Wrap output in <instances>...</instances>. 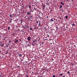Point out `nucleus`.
I'll use <instances>...</instances> for the list:
<instances>
[{
    "label": "nucleus",
    "instance_id": "1",
    "mask_svg": "<svg viewBox=\"0 0 77 77\" xmlns=\"http://www.w3.org/2000/svg\"><path fill=\"white\" fill-rule=\"evenodd\" d=\"M31 39H32V38L30 36L28 37L27 38V40L28 41H31Z\"/></svg>",
    "mask_w": 77,
    "mask_h": 77
},
{
    "label": "nucleus",
    "instance_id": "2",
    "mask_svg": "<svg viewBox=\"0 0 77 77\" xmlns=\"http://www.w3.org/2000/svg\"><path fill=\"white\" fill-rule=\"evenodd\" d=\"M26 47H28V46H29V47H30V45L29 44H28L27 43H26Z\"/></svg>",
    "mask_w": 77,
    "mask_h": 77
},
{
    "label": "nucleus",
    "instance_id": "3",
    "mask_svg": "<svg viewBox=\"0 0 77 77\" xmlns=\"http://www.w3.org/2000/svg\"><path fill=\"white\" fill-rule=\"evenodd\" d=\"M27 14L28 15H31V13L29 11L27 12Z\"/></svg>",
    "mask_w": 77,
    "mask_h": 77
},
{
    "label": "nucleus",
    "instance_id": "4",
    "mask_svg": "<svg viewBox=\"0 0 77 77\" xmlns=\"http://www.w3.org/2000/svg\"><path fill=\"white\" fill-rule=\"evenodd\" d=\"M56 31L57 32H58V31H59V29H58V28H57V27H56Z\"/></svg>",
    "mask_w": 77,
    "mask_h": 77
},
{
    "label": "nucleus",
    "instance_id": "5",
    "mask_svg": "<svg viewBox=\"0 0 77 77\" xmlns=\"http://www.w3.org/2000/svg\"><path fill=\"white\" fill-rule=\"evenodd\" d=\"M18 41L17 40H16V41H15V43H17V42H18Z\"/></svg>",
    "mask_w": 77,
    "mask_h": 77
},
{
    "label": "nucleus",
    "instance_id": "6",
    "mask_svg": "<svg viewBox=\"0 0 77 77\" xmlns=\"http://www.w3.org/2000/svg\"><path fill=\"white\" fill-rule=\"evenodd\" d=\"M62 8V5H60V8Z\"/></svg>",
    "mask_w": 77,
    "mask_h": 77
},
{
    "label": "nucleus",
    "instance_id": "7",
    "mask_svg": "<svg viewBox=\"0 0 77 77\" xmlns=\"http://www.w3.org/2000/svg\"><path fill=\"white\" fill-rule=\"evenodd\" d=\"M59 75H60V76H62V75H63V74L62 73H61V74H59Z\"/></svg>",
    "mask_w": 77,
    "mask_h": 77
},
{
    "label": "nucleus",
    "instance_id": "8",
    "mask_svg": "<svg viewBox=\"0 0 77 77\" xmlns=\"http://www.w3.org/2000/svg\"><path fill=\"white\" fill-rule=\"evenodd\" d=\"M61 5H65V4L63 3V2H61Z\"/></svg>",
    "mask_w": 77,
    "mask_h": 77
},
{
    "label": "nucleus",
    "instance_id": "9",
    "mask_svg": "<svg viewBox=\"0 0 77 77\" xmlns=\"http://www.w3.org/2000/svg\"><path fill=\"white\" fill-rule=\"evenodd\" d=\"M1 46L3 47L4 46V44H1Z\"/></svg>",
    "mask_w": 77,
    "mask_h": 77
},
{
    "label": "nucleus",
    "instance_id": "10",
    "mask_svg": "<svg viewBox=\"0 0 77 77\" xmlns=\"http://www.w3.org/2000/svg\"><path fill=\"white\" fill-rule=\"evenodd\" d=\"M75 24H74V23H73L72 24V26H73V27H74V26H75Z\"/></svg>",
    "mask_w": 77,
    "mask_h": 77
},
{
    "label": "nucleus",
    "instance_id": "11",
    "mask_svg": "<svg viewBox=\"0 0 77 77\" xmlns=\"http://www.w3.org/2000/svg\"><path fill=\"white\" fill-rule=\"evenodd\" d=\"M65 17L66 18V19H67V18H68V16H66Z\"/></svg>",
    "mask_w": 77,
    "mask_h": 77
},
{
    "label": "nucleus",
    "instance_id": "12",
    "mask_svg": "<svg viewBox=\"0 0 77 77\" xmlns=\"http://www.w3.org/2000/svg\"><path fill=\"white\" fill-rule=\"evenodd\" d=\"M51 21H53H53H54V20H53V19H51Z\"/></svg>",
    "mask_w": 77,
    "mask_h": 77
},
{
    "label": "nucleus",
    "instance_id": "13",
    "mask_svg": "<svg viewBox=\"0 0 77 77\" xmlns=\"http://www.w3.org/2000/svg\"><path fill=\"white\" fill-rule=\"evenodd\" d=\"M32 46H34V45H35V43H32Z\"/></svg>",
    "mask_w": 77,
    "mask_h": 77
},
{
    "label": "nucleus",
    "instance_id": "14",
    "mask_svg": "<svg viewBox=\"0 0 77 77\" xmlns=\"http://www.w3.org/2000/svg\"><path fill=\"white\" fill-rule=\"evenodd\" d=\"M10 29V26L8 27V30H10V29Z\"/></svg>",
    "mask_w": 77,
    "mask_h": 77
},
{
    "label": "nucleus",
    "instance_id": "15",
    "mask_svg": "<svg viewBox=\"0 0 77 77\" xmlns=\"http://www.w3.org/2000/svg\"><path fill=\"white\" fill-rule=\"evenodd\" d=\"M9 53V52H8V51H7L5 53V54H8V53Z\"/></svg>",
    "mask_w": 77,
    "mask_h": 77
},
{
    "label": "nucleus",
    "instance_id": "16",
    "mask_svg": "<svg viewBox=\"0 0 77 77\" xmlns=\"http://www.w3.org/2000/svg\"><path fill=\"white\" fill-rule=\"evenodd\" d=\"M19 56H20V57H21V56H22V54H19Z\"/></svg>",
    "mask_w": 77,
    "mask_h": 77
},
{
    "label": "nucleus",
    "instance_id": "17",
    "mask_svg": "<svg viewBox=\"0 0 77 77\" xmlns=\"http://www.w3.org/2000/svg\"><path fill=\"white\" fill-rule=\"evenodd\" d=\"M12 16V15L11 14H10V17H11Z\"/></svg>",
    "mask_w": 77,
    "mask_h": 77
},
{
    "label": "nucleus",
    "instance_id": "18",
    "mask_svg": "<svg viewBox=\"0 0 77 77\" xmlns=\"http://www.w3.org/2000/svg\"><path fill=\"white\" fill-rule=\"evenodd\" d=\"M53 77H56V75H54L52 76Z\"/></svg>",
    "mask_w": 77,
    "mask_h": 77
},
{
    "label": "nucleus",
    "instance_id": "19",
    "mask_svg": "<svg viewBox=\"0 0 77 77\" xmlns=\"http://www.w3.org/2000/svg\"><path fill=\"white\" fill-rule=\"evenodd\" d=\"M71 65H72L73 66H74V64H73V63H71Z\"/></svg>",
    "mask_w": 77,
    "mask_h": 77
},
{
    "label": "nucleus",
    "instance_id": "20",
    "mask_svg": "<svg viewBox=\"0 0 77 77\" xmlns=\"http://www.w3.org/2000/svg\"><path fill=\"white\" fill-rule=\"evenodd\" d=\"M70 72H69V71H68V72H67V73H68V74H69Z\"/></svg>",
    "mask_w": 77,
    "mask_h": 77
},
{
    "label": "nucleus",
    "instance_id": "21",
    "mask_svg": "<svg viewBox=\"0 0 77 77\" xmlns=\"http://www.w3.org/2000/svg\"><path fill=\"white\" fill-rule=\"evenodd\" d=\"M21 23V24H22V23H23V20H21V23Z\"/></svg>",
    "mask_w": 77,
    "mask_h": 77
},
{
    "label": "nucleus",
    "instance_id": "22",
    "mask_svg": "<svg viewBox=\"0 0 77 77\" xmlns=\"http://www.w3.org/2000/svg\"><path fill=\"white\" fill-rule=\"evenodd\" d=\"M32 30V28H30V30Z\"/></svg>",
    "mask_w": 77,
    "mask_h": 77
},
{
    "label": "nucleus",
    "instance_id": "23",
    "mask_svg": "<svg viewBox=\"0 0 77 77\" xmlns=\"http://www.w3.org/2000/svg\"><path fill=\"white\" fill-rule=\"evenodd\" d=\"M12 35H14L15 34L13 33V34H12Z\"/></svg>",
    "mask_w": 77,
    "mask_h": 77
},
{
    "label": "nucleus",
    "instance_id": "24",
    "mask_svg": "<svg viewBox=\"0 0 77 77\" xmlns=\"http://www.w3.org/2000/svg\"><path fill=\"white\" fill-rule=\"evenodd\" d=\"M33 43H35V41H34L33 42Z\"/></svg>",
    "mask_w": 77,
    "mask_h": 77
},
{
    "label": "nucleus",
    "instance_id": "25",
    "mask_svg": "<svg viewBox=\"0 0 77 77\" xmlns=\"http://www.w3.org/2000/svg\"><path fill=\"white\" fill-rule=\"evenodd\" d=\"M34 9L36 11V8H34Z\"/></svg>",
    "mask_w": 77,
    "mask_h": 77
},
{
    "label": "nucleus",
    "instance_id": "26",
    "mask_svg": "<svg viewBox=\"0 0 77 77\" xmlns=\"http://www.w3.org/2000/svg\"><path fill=\"white\" fill-rule=\"evenodd\" d=\"M29 8H31V6H29Z\"/></svg>",
    "mask_w": 77,
    "mask_h": 77
},
{
    "label": "nucleus",
    "instance_id": "27",
    "mask_svg": "<svg viewBox=\"0 0 77 77\" xmlns=\"http://www.w3.org/2000/svg\"><path fill=\"white\" fill-rule=\"evenodd\" d=\"M31 17H32V16L31 15H30V18H31Z\"/></svg>",
    "mask_w": 77,
    "mask_h": 77
},
{
    "label": "nucleus",
    "instance_id": "28",
    "mask_svg": "<svg viewBox=\"0 0 77 77\" xmlns=\"http://www.w3.org/2000/svg\"><path fill=\"white\" fill-rule=\"evenodd\" d=\"M66 1H67V2H69V0H66Z\"/></svg>",
    "mask_w": 77,
    "mask_h": 77
},
{
    "label": "nucleus",
    "instance_id": "29",
    "mask_svg": "<svg viewBox=\"0 0 77 77\" xmlns=\"http://www.w3.org/2000/svg\"><path fill=\"white\" fill-rule=\"evenodd\" d=\"M46 18H48V16H47Z\"/></svg>",
    "mask_w": 77,
    "mask_h": 77
},
{
    "label": "nucleus",
    "instance_id": "30",
    "mask_svg": "<svg viewBox=\"0 0 77 77\" xmlns=\"http://www.w3.org/2000/svg\"><path fill=\"white\" fill-rule=\"evenodd\" d=\"M19 41H21V39H19Z\"/></svg>",
    "mask_w": 77,
    "mask_h": 77
},
{
    "label": "nucleus",
    "instance_id": "31",
    "mask_svg": "<svg viewBox=\"0 0 77 77\" xmlns=\"http://www.w3.org/2000/svg\"><path fill=\"white\" fill-rule=\"evenodd\" d=\"M47 36L48 37H49V35H48Z\"/></svg>",
    "mask_w": 77,
    "mask_h": 77
},
{
    "label": "nucleus",
    "instance_id": "32",
    "mask_svg": "<svg viewBox=\"0 0 77 77\" xmlns=\"http://www.w3.org/2000/svg\"><path fill=\"white\" fill-rule=\"evenodd\" d=\"M65 75H64L63 76V77H65Z\"/></svg>",
    "mask_w": 77,
    "mask_h": 77
},
{
    "label": "nucleus",
    "instance_id": "33",
    "mask_svg": "<svg viewBox=\"0 0 77 77\" xmlns=\"http://www.w3.org/2000/svg\"><path fill=\"white\" fill-rule=\"evenodd\" d=\"M33 37H34V36H35V35H33Z\"/></svg>",
    "mask_w": 77,
    "mask_h": 77
},
{
    "label": "nucleus",
    "instance_id": "34",
    "mask_svg": "<svg viewBox=\"0 0 77 77\" xmlns=\"http://www.w3.org/2000/svg\"><path fill=\"white\" fill-rule=\"evenodd\" d=\"M35 42H37V40H36Z\"/></svg>",
    "mask_w": 77,
    "mask_h": 77
},
{
    "label": "nucleus",
    "instance_id": "35",
    "mask_svg": "<svg viewBox=\"0 0 77 77\" xmlns=\"http://www.w3.org/2000/svg\"><path fill=\"white\" fill-rule=\"evenodd\" d=\"M71 2H73V0H72Z\"/></svg>",
    "mask_w": 77,
    "mask_h": 77
},
{
    "label": "nucleus",
    "instance_id": "36",
    "mask_svg": "<svg viewBox=\"0 0 77 77\" xmlns=\"http://www.w3.org/2000/svg\"><path fill=\"white\" fill-rule=\"evenodd\" d=\"M28 18V19H30V17H29Z\"/></svg>",
    "mask_w": 77,
    "mask_h": 77
},
{
    "label": "nucleus",
    "instance_id": "37",
    "mask_svg": "<svg viewBox=\"0 0 77 77\" xmlns=\"http://www.w3.org/2000/svg\"><path fill=\"white\" fill-rule=\"evenodd\" d=\"M50 44H51H51H52V43H50Z\"/></svg>",
    "mask_w": 77,
    "mask_h": 77
},
{
    "label": "nucleus",
    "instance_id": "38",
    "mask_svg": "<svg viewBox=\"0 0 77 77\" xmlns=\"http://www.w3.org/2000/svg\"><path fill=\"white\" fill-rule=\"evenodd\" d=\"M62 11L63 12H64V11L63 10Z\"/></svg>",
    "mask_w": 77,
    "mask_h": 77
},
{
    "label": "nucleus",
    "instance_id": "39",
    "mask_svg": "<svg viewBox=\"0 0 77 77\" xmlns=\"http://www.w3.org/2000/svg\"><path fill=\"white\" fill-rule=\"evenodd\" d=\"M32 6H34V5H32Z\"/></svg>",
    "mask_w": 77,
    "mask_h": 77
},
{
    "label": "nucleus",
    "instance_id": "40",
    "mask_svg": "<svg viewBox=\"0 0 77 77\" xmlns=\"http://www.w3.org/2000/svg\"><path fill=\"white\" fill-rule=\"evenodd\" d=\"M44 7H45V6L44 5Z\"/></svg>",
    "mask_w": 77,
    "mask_h": 77
},
{
    "label": "nucleus",
    "instance_id": "41",
    "mask_svg": "<svg viewBox=\"0 0 77 77\" xmlns=\"http://www.w3.org/2000/svg\"><path fill=\"white\" fill-rule=\"evenodd\" d=\"M22 8H24V6L22 7Z\"/></svg>",
    "mask_w": 77,
    "mask_h": 77
},
{
    "label": "nucleus",
    "instance_id": "42",
    "mask_svg": "<svg viewBox=\"0 0 77 77\" xmlns=\"http://www.w3.org/2000/svg\"><path fill=\"white\" fill-rule=\"evenodd\" d=\"M40 77H42V76H41Z\"/></svg>",
    "mask_w": 77,
    "mask_h": 77
},
{
    "label": "nucleus",
    "instance_id": "43",
    "mask_svg": "<svg viewBox=\"0 0 77 77\" xmlns=\"http://www.w3.org/2000/svg\"><path fill=\"white\" fill-rule=\"evenodd\" d=\"M26 77H28V75H27V76H26Z\"/></svg>",
    "mask_w": 77,
    "mask_h": 77
},
{
    "label": "nucleus",
    "instance_id": "44",
    "mask_svg": "<svg viewBox=\"0 0 77 77\" xmlns=\"http://www.w3.org/2000/svg\"><path fill=\"white\" fill-rule=\"evenodd\" d=\"M22 9H24V8H22Z\"/></svg>",
    "mask_w": 77,
    "mask_h": 77
},
{
    "label": "nucleus",
    "instance_id": "45",
    "mask_svg": "<svg viewBox=\"0 0 77 77\" xmlns=\"http://www.w3.org/2000/svg\"><path fill=\"white\" fill-rule=\"evenodd\" d=\"M42 14V15H43V14Z\"/></svg>",
    "mask_w": 77,
    "mask_h": 77
},
{
    "label": "nucleus",
    "instance_id": "46",
    "mask_svg": "<svg viewBox=\"0 0 77 77\" xmlns=\"http://www.w3.org/2000/svg\"><path fill=\"white\" fill-rule=\"evenodd\" d=\"M28 28H29V26H27V27Z\"/></svg>",
    "mask_w": 77,
    "mask_h": 77
},
{
    "label": "nucleus",
    "instance_id": "47",
    "mask_svg": "<svg viewBox=\"0 0 77 77\" xmlns=\"http://www.w3.org/2000/svg\"><path fill=\"white\" fill-rule=\"evenodd\" d=\"M4 28H6V27H4Z\"/></svg>",
    "mask_w": 77,
    "mask_h": 77
},
{
    "label": "nucleus",
    "instance_id": "48",
    "mask_svg": "<svg viewBox=\"0 0 77 77\" xmlns=\"http://www.w3.org/2000/svg\"><path fill=\"white\" fill-rule=\"evenodd\" d=\"M21 60H23V59H21Z\"/></svg>",
    "mask_w": 77,
    "mask_h": 77
},
{
    "label": "nucleus",
    "instance_id": "49",
    "mask_svg": "<svg viewBox=\"0 0 77 77\" xmlns=\"http://www.w3.org/2000/svg\"><path fill=\"white\" fill-rule=\"evenodd\" d=\"M33 72H32V73H33Z\"/></svg>",
    "mask_w": 77,
    "mask_h": 77
},
{
    "label": "nucleus",
    "instance_id": "50",
    "mask_svg": "<svg viewBox=\"0 0 77 77\" xmlns=\"http://www.w3.org/2000/svg\"><path fill=\"white\" fill-rule=\"evenodd\" d=\"M11 21H12V19L11 20Z\"/></svg>",
    "mask_w": 77,
    "mask_h": 77
},
{
    "label": "nucleus",
    "instance_id": "51",
    "mask_svg": "<svg viewBox=\"0 0 77 77\" xmlns=\"http://www.w3.org/2000/svg\"><path fill=\"white\" fill-rule=\"evenodd\" d=\"M39 25H40V23H39Z\"/></svg>",
    "mask_w": 77,
    "mask_h": 77
},
{
    "label": "nucleus",
    "instance_id": "52",
    "mask_svg": "<svg viewBox=\"0 0 77 77\" xmlns=\"http://www.w3.org/2000/svg\"><path fill=\"white\" fill-rule=\"evenodd\" d=\"M39 40V39H38V40Z\"/></svg>",
    "mask_w": 77,
    "mask_h": 77
},
{
    "label": "nucleus",
    "instance_id": "53",
    "mask_svg": "<svg viewBox=\"0 0 77 77\" xmlns=\"http://www.w3.org/2000/svg\"><path fill=\"white\" fill-rule=\"evenodd\" d=\"M34 41H36V40L35 39V40H34Z\"/></svg>",
    "mask_w": 77,
    "mask_h": 77
},
{
    "label": "nucleus",
    "instance_id": "54",
    "mask_svg": "<svg viewBox=\"0 0 77 77\" xmlns=\"http://www.w3.org/2000/svg\"><path fill=\"white\" fill-rule=\"evenodd\" d=\"M35 29H36V28H35Z\"/></svg>",
    "mask_w": 77,
    "mask_h": 77
},
{
    "label": "nucleus",
    "instance_id": "55",
    "mask_svg": "<svg viewBox=\"0 0 77 77\" xmlns=\"http://www.w3.org/2000/svg\"><path fill=\"white\" fill-rule=\"evenodd\" d=\"M27 42L28 43V42L27 41Z\"/></svg>",
    "mask_w": 77,
    "mask_h": 77
},
{
    "label": "nucleus",
    "instance_id": "56",
    "mask_svg": "<svg viewBox=\"0 0 77 77\" xmlns=\"http://www.w3.org/2000/svg\"><path fill=\"white\" fill-rule=\"evenodd\" d=\"M15 40H17L16 39H15Z\"/></svg>",
    "mask_w": 77,
    "mask_h": 77
}]
</instances>
